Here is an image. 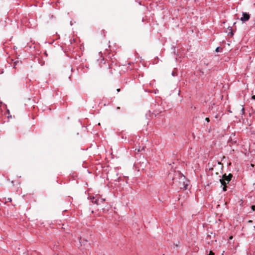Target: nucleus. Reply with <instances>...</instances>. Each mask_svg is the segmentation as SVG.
<instances>
[{
    "label": "nucleus",
    "mask_w": 255,
    "mask_h": 255,
    "mask_svg": "<svg viewBox=\"0 0 255 255\" xmlns=\"http://www.w3.org/2000/svg\"><path fill=\"white\" fill-rule=\"evenodd\" d=\"M176 175L179 177V187L183 190H186L189 185V181L186 179L185 177L180 173H176Z\"/></svg>",
    "instance_id": "f257e3e1"
},
{
    "label": "nucleus",
    "mask_w": 255,
    "mask_h": 255,
    "mask_svg": "<svg viewBox=\"0 0 255 255\" xmlns=\"http://www.w3.org/2000/svg\"><path fill=\"white\" fill-rule=\"evenodd\" d=\"M232 177L233 175L231 174H229L228 175L226 174H224L222 178L220 180L221 185H227L231 180Z\"/></svg>",
    "instance_id": "f03ea898"
},
{
    "label": "nucleus",
    "mask_w": 255,
    "mask_h": 255,
    "mask_svg": "<svg viewBox=\"0 0 255 255\" xmlns=\"http://www.w3.org/2000/svg\"><path fill=\"white\" fill-rule=\"evenodd\" d=\"M89 199L91 200L92 203L95 204L97 205H100L105 201V199L104 198H99L96 199L94 196L90 197Z\"/></svg>",
    "instance_id": "7ed1b4c3"
},
{
    "label": "nucleus",
    "mask_w": 255,
    "mask_h": 255,
    "mask_svg": "<svg viewBox=\"0 0 255 255\" xmlns=\"http://www.w3.org/2000/svg\"><path fill=\"white\" fill-rule=\"evenodd\" d=\"M250 18V15L249 13L243 12L242 16L241 17L240 19L243 22H245L249 20Z\"/></svg>",
    "instance_id": "20e7f679"
},
{
    "label": "nucleus",
    "mask_w": 255,
    "mask_h": 255,
    "mask_svg": "<svg viewBox=\"0 0 255 255\" xmlns=\"http://www.w3.org/2000/svg\"><path fill=\"white\" fill-rule=\"evenodd\" d=\"M223 186V191H226L227 190V185H222Z\"/></svg>",
    "instance_id": "39448f33"
},
{
    "label": "nucleus",
    "mask_w": 255,
    "mask_h": 255,
    "mask_svg": "<svg viewBox=\"0 0 255 255\" xmlns=\"http://www.w3.org/2000/svg\"><path fill=\"white\" fill-rule=\"evenodd\" d=\"M18 63V61H14V62H13V65H14L13 67H14V68H15V66L17 65V64Z\"/></svg>",
    "instance_id": "423d86ee"
},
{
    "label": "nucleus",
    "mask_w": 255,
    "mask_h": 255,
    "mask_svg": "<svg viewBox=\"0 0 255 255\" xmlns=\"http://www.w3.org/2000/svg\"><path fill=\"white\" fill-rule=\"evenodd\" d=\"M168 176H169V177H172V180H174L175 179V177H172V176H171V173H170L169 174Z\"/></svg>",
    "instance_id": "0eeeda50"
},
{
    "label": "nucleus",
    "mask_w": 255,
    "mask_h": 255,
    "mask_svg": "<svg viewBox=\"0 0 255 255\" xmlns=\"http://www.w3.org/2000/svg\"><path fill=\"white\" fill-rule=\"evenodd\" d=\"M220 47H218L216 48V50H215V51L216 52H219L220 51Z\"/></svg>",
    "instance_id": "6e6552de"
},
{
    "label": "nucleus",
    "mask_w": 255,
    "mask_h": 255,
    "mask_svg": "<svg viewBox=\"0 0 255 255\" xmlns=\"http://www.w3.org/2000/svg\"><path fill=\"white\" fill-rule=\"evenodd\" d=\"M208 255H214V253L212 251H210L209 254H208Z\"/></svg>",
    "instance_id": "1a4fd4ad"
},
{
    "label": "nucleus",
    "mask_w": 255,
    "mask_h": 255,
    "mask_svg": "<svg viewBox=\"0 0 255 255\" xmlns=\"http://www.w3.org/2000/svg\"><path fill=\"white\" fill-rule=\"evenodd\" d=\"M233 32L232 31H231L229 33V35H230L231 36H233Z\"/></svg>",
    "instance_id": "9d476101"
},
{
    "label": "nucleus",
    "mask_w": 255,
    "mask_h": 255,
    "mask_svg": "<svg viewBox=\"0 0 255 255\" xmlns=\"http://www.w3.org/2000/svg\"><path fill=\"white\" fill-rule=\"evenodd\" d=\"M172 75L174 77V76H176L177 75L176 74V73L174 71H173L172 72Z\"/></svg>",
    "instance_id": "9b49d317"
},
{
    "label": "nucleus",
    "mask_w": 255,
    "mask_h": 255,
    "mask_svg": "<svg viewBox=\"0 0 255 255\" xmlns=\"http://www.w3.org/2000/svg\"><path fill=\"white\" fill-rule=\"evenodd\" d=\"M251 208L253 211H255V205H253Z\"/></svg>",
    "instance_id": "f8f14e48"
},
{
    "label": "nucleus",
    "mask_w": 255,
    "mask_h": 255,
    "mask_svg": "<svg viewBox=\"0 0 255 255\" xmlns=\"http://www.w3.org/2000/svg\"><path fill=\"white\" fill-rule=\"evenodd\" d=\"M206 121H207V122H210V120H209V118H206V119H205Z\"/></svg>",
    "instance_id": "ddd939ff"
},
{
    "label": "nucleus",
    "mask_w": 255,
    "mask_h": 255,
    "mask_svg": "<svg viewBox=\"0 0 255 255\" xmlns=\"http://www.w3.org/2000/svg\"><path fill=\"white\" fill-rule=\"evenodd\" d=\"M252 99L255 100V95L253 96Z\"/></svg>",
    "instance_id": "4468645a"
},
{
    "label": "nucleus",
    "mask_w": 255,
    "mask_h": 255,
    "mask_svg": "<svg viewBox=\"0 0 255 255\" xmlns=\"http://www.w3.org/2000/svg\"><path fill=\"white\" fill-rule=\"evenodd\" d=\"M249 222V223H252L253 222V221H252V220H250V221H249V222Z\"/></svg>",
    "instance_id": "2eb2a0df"
},
{
    "label": "nucleus",
    "mask_w": 255,
    "mask_h": 255,
    "mask_svg": "<svg viewBox=\"0 0 255 255\" xmlns=\"http://www.w3.org/2000/svg\"><path fill=\"white\" fill-rule=\"evenodd\" d=\"M117 90L118 92H119L120 91V89H118Z\"/></svg>",
    "instance_id": "dca6fc26"
},
{
    "label": "nucleus",
    "mask_w": 255,
    "mask_h": 255,
    "mask_svg": "<svg viewBox=\"0 0 255 255\" xmlns=\"http://www.w3.org/2000/svg\"><path fill=\"white\" fill-rule=\"evenodd\" d=\"M8 200H10V201H11V198L8 199Z\"/></svg>",
    "instance_id": "f3484780"
},
{
    "label": "nucleus",
    "mask_w": 255,
    "mask_h": 255,
    "mask_svg": "<svg viewBox=\"0 0 255 255\" xmlns=\"http://www.w3.org/2000/svg\"><path fill=\"white\" fill-rule=\"evenodd\" d=\"M254 228L255 229V226H254Z\"/></svg>",
    "instance_id": "a211bd4d"
}]
</instances>
